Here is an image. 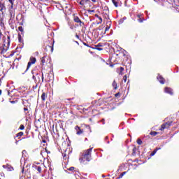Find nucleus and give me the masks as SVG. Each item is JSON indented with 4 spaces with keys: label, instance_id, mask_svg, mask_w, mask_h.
I'll use <instances>...</instances> for the list:
<instances>
[{
    "label": "nucleus",
    "instance_id": "b1692460",
    "mask_svg": "<svg viewBox=\"0 0 179 179\" xmlns=\"http://www.w3.org/2000/svg\"><path fill=\"white\" fill-rule=\"evenodd\" d=\"M8 1L10 2V3H11V8H13V2L15 1V0H8Z\"/></svg>",
    "mask_w": 179,
    "mask_h": 179
},
{
    "label": "nucleus",
    "instance_id": "423d86ee",
    "mask_svg": "<svg viewBox=\"0 0 179 179\" xmlns=\"http://www.w3.org/2000/svg\"><path fill=\"white\" fill-rule=\"evenodd\" d=\"M164 92L165 93H168V94H173V90L171 88L165 87Z\"/></svg>",
    "mask_w": 179,
    "mask_h": 179
},
{
    "label": "nucleus",
    "instance_id": "9d476101",
    "mask_svg": "<svg viewBox=\"0 0 179 179\" xmlns=\"http://www.w3.org/2000/svg\"><path fill=\"white\" fill-rule=\"evenodd\" d=\"M10 20H13V19H15V13H13V11H10Z\"/></svg>",
    "mask_w": 179,
    "mask_h": 179
},
{
    "label": "nucleus",
    "instance_id": "5701e85b",
    "mask_svg": "<svg viewBox=\"0 0 179 179\" xmlns=\"http://www.w3.org/2000/svg\"><path fill=\"white\" fill-rule=\"evenodd\" d=\"M137 143L138 145H142V140H141L140 138L137 139Z\"/></svg>",
    "mask_w": 179,
    "mask_h": 179
},
{
    "label": "nucleus",
    "instance_id": "f3484780",
    "mask_svg": "<svg viewBox=\"0 0 179 179\" xmlns=\"http://www.w3.org/2000/svg\"><path fill=\"white\" fill-rule=\"evenodd\" d=\"M6 51H8V48L3 47L1 52L5 53Z\"/></svg>",
    "mask_w": 179,
    "mask_h": 179
},
{
    "label": "nucleus",
    "instance_id": "f8f14e48",
    "mask_svg": "<svg viewBox=\"0 0 179 179\" xmlns=\"http://www.w3.org/2000/svg\"><path fill=\"white\" fill-rule=\"evenodd\" d=\"M22 157H27V152L26 150H22Z\"/></svg>",
    "mask_w": 179,
    "mask_h": 179
},
{
    "label": "nucleus",
    "instance_id": "ea45409f",
    "mask_svg": "<svg viewBox=\"0 0 179 179\" xmlns=\"http://www.w3.org/2000/svg\"><path fill=\"white\" fill-rule=\"evenodd\" d=\"M137 17H138V19H141V15H138Z\"/></svg>",
    "mask_w": 179,
    "mask_h": 179
},
{
    "label": "nucleus",
    "instance_id": "0eeeda50",
    "mask_svg": "<svg viewBox=\"0 0 179 179\" xmlns=\"http://www.w3.org/2000/svg\"><path fill=\"white\" fill-rule=\"evenodd\" d=\"M157 80H159V82L160 83H162V85H164V78L163 77H162V76H158Z\"/></svg>",
    "mask_w": 179,
    "mask_h": 179
},
{
    "label": "nucleus",
    "instance_id": "a878e982",
    "mask_svg": "<svg viewBox=\"0 0 179 179\" xmlns=\"http://www.w3.org/2000/svg\"><path fill=\"white\" fill-rule=\"evenodd\" d=\"M68 170H69V171H73V170H75V167L71 166V167L69 168Z\"/></svg>",
    "mask_w": 179,
    "mask_h": 179
},
{
    "label": "nucleus",
    "instance_id": "6ab92c4d",
    "mask_svg": "<svg viewBox=\"0 0 179 179\" xmlns=\"http://www.w3.org/2000/svg\"><path fill=\"white\" fill-rule=\"evenodd\" d=\"M150 135H152V136H156V135H157V132L156 131H151L150 133Z\"/></svg>",
    "mask_w": 179,
    "mask_h": 179
},
{
    "label": "nucleus",
    "instance_id": "39448f33",
    "mask_svg": "<svg viewBox=\"0 0 179 179\" xmlns=\"http://www.w3.org/2000/svg\"><path fill=\"white\" fill-rule=\"evenodd\" d=\"M75 129L77 135H82L83 134V129H80L78 126H76Z\"/></svg>",
    "mask_w": 179,
    "mask_h": 179
},
{
    "label": "nucleus",
    "instance_id": "bb28decb",
    "mask_svg": "<svg viewBox=\"0 0 179 179\" xmlns=\"http://www.w3.org/2000/svg\"><path fill=\"white\" fill-rule=\"evenodd\" d=\"M20 129L21 131H23V129H24V125L21 124V125L20 126Z\"/></svg>",
    "mask_w": 179,
    "mask_h": 179
},
{
    "label": "nucleus",
    "instance_id": "2f4dec72",
    "mask_svg": "<svg viewBox=\"0 0 179 179\" xmlns=\"http://www.w3.org/2000/svg\"><path fill=\"white\" fill-rule=\"evenodd\" d=\"M89 13H94V10H88Z\"/></svg>",
    "mask_w": 179,
    "mask_h": 179
},
{
    "label": "nucleus",
    "instance_id": "cd10ccee",
    "mask_svg": "<svg viewBox=\"0 0 179 179\" xmlns=\"http://www.w3.org/2000/svg\"><path fill=\"white\" fill-rule=\"evenodd\" d=\"M109 30H110V27L107 26L105 29V33L106 31H108Z\"/></svg>",
    "mask_w": 179,
    "mask_h": 179
},
{
    "label": "nucleus",
    "instance_id": "aec40b11",
    "mask_svg": "<svg viewBox=\"0 0 179 179\" xmlns=\"http://www.w3.org/2000/svg\"><path fill=\"white\" fill-rule=\"evenodd\" d=\"M24 134L23 132L20 131L17 134V137L19 138L20 136H23Z\"/></svg>",
    "mask_w": 179,
    "mask_h": 179
},
{
    "label": "nucleus",
    "instance_id": "9b49d317",
    "mask_svg": "<svg viewBox=\"0 0 179 179\" xmlns=\"http://www.w3.org/2000/svg\"><path fill=\"white\" fill-rule=\"evenodd\" d=\"M47 152V149H43V150L41 151V155L44 157V155H45V152Z\"/></svg>",
    "mask_w": 179,
    "mask_h": 179
},
{
    "label": "nucleus",
    "instance_id": "f257e3e1",
    "mask_svg": "<svg viewBox=\"0 0 179 179\" xmlns=\"http://www.w3.org/2000/svg\"><path fill=\"white\" fill-rule=\"evenodd\" d=\"M93 148H90V149L85 150L83 156V158H80V162L82 163L83 160H86L87 162H90V157H92V150Z\"/></svg>",
    "mask_w": 179,
    "mask_h": 179
},
{
    "label": "nucleus",
    "instance_id": "c756f323",
    "mask_svg": "<svg viewBox=\"0 0 179 179\" xmlns=\"http://www.w3.org/2000/svg\"><path fill=\"white\" fill-rule=\"evenodd\" d=\"M123 80H124V83H127V76H124Z\"/></svg>",
    "mask_w": 179,
    "mask_h": 179
},
{
    "label": "nucleus",
    "instance_id": "79ce46f5",
    "mask_svg": "<svg viewBox=\"0 0 179 179\" xmlns=\"http://www.w3.org/2000/svg\"><path fill=\"white\" fill-rule=\"evenodd\" d=\"M92 2H96V0H92Z\"/></svg>",
    "mask_w": 179,
    "mask_h": 179
},
{
    "label": "nucleus",
    "instance_id": "393cba45",
    "mask_svg": "<svg viewBox=\"0 0 179 179\" xmlns=\"http://www.w3.org/2000/svg\"><path fill=\"white\" fill-rule=\"evenodd\" d=\"M36 170L38 173H41V166H37Z\"/></svg>",
    "mask_w": 179,
    "mask_h": 179
},
{
    "label": "nucleus",
    "instance_id": "72a5a7b5",
    "mask_svg": "<svg viewBox=\"0 0 179 179\" xmlns=\"http://www.w3.org/2000/svg\"><path fill=\"white\" fill-rule=\"evenodd\" d=\"M41 79H42V83H43V82H44V74L43 73H42Z\"/></svg>",
    "mask_w": 179,
    "mask_h": 179
},
{
    "label": "nucleus",
    "instance_id": "1a4fd4ad",
    "mask_svg": "<svg viewBox=\"0 0 179 179\" xmlns=\"http://www.w3.org/2000/svg\"><path fill=\"white\" fill-rule=\"evenodd\" d=\"M99 47H103V45L101 43H99L96 45V50H98V51H102L103 48H99Z\"/></svg>",
    "mask_w": 179,
    "mask_h": 179
},
{
    "label": "nucleus",
    "instance_id": "ddd939ff",
    "mask_svg": "<svg viewBox=\"0 0 179 179\" xmlns=\"http://www.w3.org/2000/svg\"><path fill=\"white\" fill-rule=\"evenodd\" d=\"M112 86L115 90H117V83L115 82V80L113 81Z\"/></svg>",
    "mask_w": 179,
    "mask_h": 179
},
{
    "label": "nucleus",
    "instance_id": "c85d7f7f",
    "mask_svg": "<svg viewBox=\"0 0 179 179\" xmlns=\"http://www.w3.org/2000/svg\"><path fill=\"white\" fill-rule=\"evenodd\" d=\"M18 30H19L20 31H23V27H18Z\"/></svg>",
    "mask_w": 179,
    "mask_h": 179
},
{
    "label": "nucleus",
    "instance_id": "e433bc0d",
    "mask_svg": "<svg viewBox=\"0 0 179 179\" xmlns=\"http://www.w3.org/2000/svg\"><path fill=\"white\" fill-rule=\"evenodd\" d=\"M124 71V67H120V71L122 72Z\"/></svg>",
    "mask_w": 179,
    "mask_h": 179
},
{
    "label": "nucleus",
    "instance_id": "20e7f679",
    "mask_svg": "<svg viewBox=\"0 0 179 179\" xmlns=\"http://www.w3.org/2000/svg\"><path fill=\"white\" fill-rule=\"evenodd\" d=\"M41 78V75L37 74L36 78V76H33L32 78L34 79L35 83H40L41 82V80L40 79Z\"/></svg>",
    "mask_w": 179,
    "mask_h": 179
},
{
    "label": "nucleus",
    "instance_id": "6e6552de",
    "mask_svg": "<svg viewBox=\"0 0 179 179\" xmlns=\"http://www.w3.org/2000/svg\"><path fill=\"white\" fill-rule=\"evenodd\" d=\"M169 124H167V123L163 124L161 126L160 131H163L164 129H166V128H169Z\"/></svg>",
    "mask_w": 179,
    "mask_h": 179
},
{
    "label": "nucleus",
    "instance_id": "58836bf2",
    "mask_svg": "<svg viewBox=\"0 0 179 179\" xmlns=\"http://www.w3.org/2000/svg\"><path fill=\"white\" fill-rule=\"evenodd\" d=\"M2 36V33H1V31H0V40H1V36Z\"/></svg>",
    "mask_w": 179,
    "mask_h": 179
},
{
    "label": "nucleus",
    "instance_id": "412c9836",
    "mask_svg": "<svg viewBox=\"0 0 179 179\" xmlns=\"http://www.w3.org/2000/svg\"><path fill=\"white\" fill-rule=\"evenodd\" d=\"M125 174H127V172H122L120 176H119V178H122V177H124V176H125Z\"/></svg>",
    "mask_w": 179,
    "mask_h": 179
},
{
    "label": "nucleus",
    "instance_id": "4be33fe9",
    "mask_svg": "<svg viewBox=\"0 0 179 179\" xmlns=\"http://www.w3.org/2000/svg\"><path fill=\"white\" fill-rule=\"evenodd\" d=\"M45 57H42L41 59V63L42 64H45Z\"/></svg>",
    "mask_w": 179,
    "mask_h": 179
},
{
    "label": "nucleus",
    "instance_id": "a19ab883",
    "mask_svg": "<svg viewBox=\"0 0 179 179\" xmlns=\"http://www.w3.org/2000/svg\"><path fill=\"white\" fill-rule=\"evenodd\" d=\"M1 94H2V90H0V96H1Z\"/></svg>",
    "mask_w": 179,
    "mask_h": 179
},
{
    "label": "nucleus",
    "instance_id": "f03ea898",
    "mask_svg": "<svg viewBox=\"0 0 179 179\" xmlns=\"http://www.w3.org/2000/svg\"><path fill=\"white\" fill-rule=\"evenodd\" d=\"M36 57H31L29 59V62H28L27 71L34 64H36Z\"/></svg>",
    "mask_w": 179,
    "mask_h": 179
},
{
    "label": "nucleus",
    "instance_id": "dca6fc26",
    "mask_svg": "<svg viewBox=\"0 0 179 179\" xmlns=\"http://www.w3.org/2000/svg\"><path fill=\"white\" fill-rule=\"evenodd\" d=\"M45 93H43L42 95H41V99L43 100V101H44L45 100Z\"/></svg>",
    "mask_w": 179,
    "mask_h": 179
},
{
    "label": "nucleus",
    "instance_id": "c9c22d12",
    "mask_svg": "<svg viewBox=\"0 0 179 179\" xmlns=\"http://www.w3.org/2000/svg\"><path fill=\"white\" fill-rule=\"evenodd\" d=\"M24 111L26 113V111H29V109L27 108H24Z\"/></svg>",
    "mask_w": 179,
    "mask_h": 179
},
{
    "label": "nucleus",
    "instance_id": "37998d69",
    "mask_svg": "<svg viewBox=\"0 0 179 179\" xmlns=\"http://www.w3.org/2000/svg\"><path fill=\"white\" fill-rule=\"evenodd\" d=\"M65 156H66V155H64V158H65Z\"/></svg>",
    "mask_w": 179,
    "mask_h": 179
},
{
    "label": "nucleus",
    "instance_id": "473e14b6",
    "mask_svg": "<svg viewBox=\"0 0 179 179\" xmlns=\"http://www.w3.org/2000/svg\"><path fill=\"white\" fill-rule=\"evenodd\" d=\"M97 17L99 19L100 23H101V22H103V19L101 18V17H99V15H97Z\"/></svg>",
    "mask_w": 179,
    "mask_h": 179
},
{
    "label": "nucleus",
    "instance_id": "4468645a",
    "mask_svg": "<svg viewBox=\"0 0 179 179\" xmlns=\"http://www.w3.org/2000/svg\"><path fill=\"white\" fill-rule=\"evenodd\" d=\"M5 9V6L2 3H0V12H2Z\"/></svg>",
    "mask_w": 179,
    "mask_h": 179
},
{
    "label": "nucleus",
    "instance_id": "2eb2a0df",
    "mask_svg": "<svg viewBox=\"0 0 179 179\" xmlns=\"http://www.w3.org/2000/svg\"><path fill=\"white\" fill-rule=\"evenodd\" d=\"M157 150H159V148L154 150V151L151 153V156H155V155H156L157 152Z\"/></svg>",
    "mask_w": 179,
    "mask_h": 179
},
{
    "label": "nucleus",
    "instance_id": "f704fd0d",
    "mask_svg": "<svg viewBox=\"0 0 179 179\" xmlns=\"http://www.w3.org/2000/svg\"><path fill=\"white\" fill-rule=\"evenodd\" d=\"M138 22H139L140 23H142V22H143V20H142V18H139V19H138Z\"/></svg>",
    "mask_w": 179,
    "mask_h": 179
},
{
    "label": "nucleus",
    "instance_id": "c03bdc74",
    "mask_svg": "<svg viewBox=\"0 0 179 179\" xmlns=\"http://www.w3.org/2000/svg\"><path fill=\"white\" fill-rule=\"evenodd\" d=\"M3 169H5V165L3 166Z\"/></svg>",
    "mask_w": 179,
    "mask_h": 179
},
{
    "label": "nucleus",
    "instance_id": "7c9ffc66",
    "mask_svg": "<svg viewBox=\"0 0 179 179\" xmlns=\"http://www.w3.org/2000/svg\"><path fill=\"white\" fill-rule=\"evenodd\" d=\"M85 1L82 0L81 1H80V5H85Z\"/></svg>",
    "mask_w": 179,
    "mask_h": 179
},
{
    "label": "nucleus",
    "instance_id": "a18cd8bd",
    "mask_svg": "<svg viewBox=\"0 0 179 179\" xmlns=\"http://www.w3.org/2000/svg\"><path fill=\"white\" fill-rule=\"evenodd\" d=\"M0 86H1V80H0Z\"/></svg>",
    "mask_w": 179,
    "mask_h": 179
},
{
    "label": "nucleus",
    "instance_id": "a211bd4d",
    "mask_svg": "<svg viewBox=\"0 0 179 179\" xmlns=\"http://www.w3.org/2000/svg\"><path fill=\"white\" fill-rule=\"evenodd\" d=\"M112 2L116 8L118 7V3L115 0H112Z\"/></svg>",
    "mask_w": 179,
    "mask_h": 179
},
{
    "label": "nucleus",
    "instance_id": "4c0bfd02",
    "mask_svg": "<svg viewBox=\"0 0 179 179\" xmlns=\"http://www.w3.org/2000/svg\"><path fill=\"white\" fill-rule=\"evenodd\" d=\"M85 3H87V2H90V0H85V1H84Z\"/></svg>",
    "mask_w": 179,
    "mask_h": 179
},
{
    "label": "nucleus",
    "instance_id": "7ed1b4c3",
    "mask_svg": "<svg viewBox=\"0 0 179 179\" xmlns=\"http://www.w3.org/2000/svg\"><path fill=\"white\" fill-rule=\"evenodd\" d=\"M73 20H74V22H75L76 23H79V25H80V27L85 25V23H84L83 22H82V20H80V19L79 18V17H78V16H76V15H75V16L73 17Z\"/></svg>",
    "mask_w": 179,
    "mask_h": 179
}]
</instances>
